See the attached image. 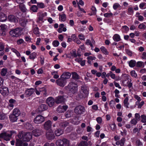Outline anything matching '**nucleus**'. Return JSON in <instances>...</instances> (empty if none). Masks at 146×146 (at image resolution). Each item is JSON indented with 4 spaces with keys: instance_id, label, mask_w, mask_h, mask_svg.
<instances>
[{
    "instance_id": "nucleus-1",
    "label": "nucleus",
    "mask_w": 146,
    "mask_h": 146,
    "mask_svg": "<svg viewBox=\"0 0 146 146\" xmlns=\"http://www.w3.org/2000/svg\"><path fill=\"white\" fill-rule=\"evenodd\" d=\"M65 88L69 92L74 94L76 93L78 91V86L76 83L70 82L67 86H65Z\"/></svg>"
},
{
    "instance_id": "nucleus-2",
    "label": "nucleus",
    "mask_w": 146,
    "mask_h": 146,
    "mask_svg": "<svg viewBox=\"0 0 146 146\" xmlns=\"http://www.w3.org/2000/svg\"><path fill=\"white\" fill-rule=\"evenodd\" d=\"M22 30L19 28L12 29L9 32L10 35L12 37H17L21 35Z\"/></svg>"
},
{
    "instance_id": "nucleus-3",
    "label": "nucleus",
    "mask_w": 146,
    "mask_h": 146,
    "mask_svg": "<svg viewBox=\"0 0 146 146\" xmlns=\"http://www.w3.org/2000/svg\"><path fill=\"white\" fill-rule=\"evenodd\" d=\"M56 143L57 146H69V141L65 138L58 139Z\"/></svg>"
},
{
    "instance_id": "nucleus-4",
    "label": "nucleus",
    "mask_w": 146,
    "mask_h": 146,
    "mask_svg": "<svg viewBox=\"0 0 146 146\" xmlns=\"http://www.w3.org/2000/svg\"><path fill=\"white\" fill-rule=\"evenodd\" d=\"M47 15V13L46 12L42 13V12H39L37 13V18L36 22L37 23H40L41 22L43 23L44 18L46 17Z\"/></svg>"
},
{
    "instance_id": "nucleus-5",
    "label": "nucleus",
    "mask_w": 146,
    "mask_h": 146,
    "mask_svg": "<svg viewBox=\"0 0 146 146\" xmlns=\"http://www.w3.org/2000/svg\"><path fill=\"white\" fill-rule=\"evenodd\" d=\"M85 109L84 107L80 105L75 107L74 112L77 114L81 115L85 112Z\"/></svg>"
},
{
    "instance_id": "nucleus-6",
    "label": "nucleus",
    "mask_w": 146,
    "mask_h": 146,
    "mask_svg": "<svg viewBox=\"0 0 146 146\" xmlns=\"http://www.w3.org/2000/svg\"><path fill=\"white\" fill-rule=\"evenodd\" d=\"M45 136L48 140L51 141L55 137L52 129L46 131Z\"/></svg>"
},
{
    "instance_id": "nucleus-7",
    "label": "nucleus",
    "mask_w": 146,
    "mask_h": 146,
    "mask_svg": "<svg viewBox=\"0 0 146 146\" xmlns=\"http://www.w3.org/2000/svg\"><path fill=\"white\" fill-rule=\"evenodd\" d=\"M56 82L58 85L61 87H64L66 85L67 81L64 78L60 77L56 80Z\"/></svg>"
},
{
    "instance_id": "nucleus-8",
    "label": "nucleus",
    "mask_w": 146,
    "mask_h": 146,
    "mask_svg": "<svg viewBox=\"0 0 146 146\" xmlns=\"http://www.w3.org/2000/svg\"><path fill=\"white\" fill-rule=\"evenodd\" d=\"M11 135L8 132H5L0 134V138H3L6 141H9L11 138Z\"/></svg>"
},
{
    "instance_id": "nucleus-9",
    "label": "nucleus",
    "mask_w": 146,
    "mask_h": 146,
    "mask_svg": "<svg viewBox=\"0 0 146 146\" xmlns=\"http://www.w3.org/2000/svg\"><path fill=\"white\" fill-rule=\"evenodd\" d=\"M48 109V106L45 104H42L38 106L37 110L40 113Z\"/></svg>"
},
{
    "instance_id": "nucleus-10",
    "label": "nucleus",
    "mask_w": 146,
    "mask_h": 146,
    "mask_svg": "<svg viewBox=\"0 0 146 146\" xmlns=\"http://www.w3.org/2000/svg\"><path fill=\"white\" fill-rule=\"evenodd\" d=\"M55 100L52 97H48L46 100V103L50 107H52L54 105Z\"/></svg>"
},
{
    "instance_id": "nucleus-11",
    "label": "nucleus",
    "mask_w": 146,
    "mask_h": 146,
    "mask_svg": "<svg viewBox=\"0 0 146 146\" xmlns=\"http://www.w3.org/2000/svg\"><path fill=\"white\" fill-rule=\"evenodd\" d=\"M44 118L42 116L38 115L36 116L34 119V121L36 123H40L44 121Z\"/></svg>"
},
{
    "instance_id": "nucleus-12",
    "label": "nucleus",
    "mask_w": 146,
    "mask_h": 146,
    "mask_svg": "<svg viewBox=\"0 0 146 146\" xmlns=\"http://www.w3.org/2000/svg\"><path fill=\"white\" fill-rule=\"evenodd\" d=\"M65 99L63 96H59L55 98V102L56 104L64 103L65 102Z\"/></svg>"
},
{
    "instance_id": "nucleus-13",
    "label": "nucleus",
    "mask_w": 146,
    "mask_h": 146,
    "mask_svg": "<svg viewBox=\"0 0 146 146\" xmlns=\"http://www.w3.org/2000/svg\"><path fill=\"white\" fill-rule=\"evenodd\" d=\"M52 123L50 120L46 121L43 125V127L44 129L48 131L51 129L52 127Z\"/></svg>"
},
{
    "instance_id": "nucleus-14",
    "label": "nucleus",
    "mask_w": 146,
    "mask_h": 146,
    "mask_svg": "<svg viewBox=\"0 0 146 146\" xmlns=\"http://www.w3.org/2000/svg\"><path fill=\"white\" fill-rule=\"evenodd\" d=\"M32 134L35 137H38L41 135L42 133V130L40 129L36 128L33 130Z\"/></svg>"
},
{
    "instance_id": "nucleus-15",
    "label": "nucleus",
    "mask_w": 146,
    "mask_h": 146,
    "mask_svg": "<svg viewBox=\"0 0 146 146\" xmlns=\"http://www.w3.org/2000/svg\"><path fill=\"white\" fill-rule=\"evenodd\" d=\"M7 26L5 24H2L0 26V34L4 36L6 35V31Z\"/></svg>"
},
{
    "instance_id": "nucleus-16",
    "label": "nucleus",
    "mask_w": 146,
    "mask_h": 146,
    "mask_svg": "<svg viewBox=\"0 0 146 146\" xmlns=\"http://www.w3.org/2000/svg\"><path fill=\"white\" fill-rule=\"evenodd\" d=\"M0 93L4 96L7 95L9 93V90L8 88L3 87L0 88Z\"/></svg>"
},
{
    "instance_id": "nucleus-17",
    "label": "nucleus",
    "mask_w": 146,
    "mask_h": 146,
    "mask_svg": "<svg viewBox=\"0 0 146 146\" xmlns=\"http://www.w3.org/2000/svg\"><path fill=\"white\" fill-rule=\"evenodd\" d=\"M8 19L9 21L11 22L16 23L18 21L17 17L13 15H9L8 17Z\"/></svg>"
},
{
    "instance_id": "nucleus-18",
    "label": "nucleus",
    "mask_w": 146,
    "mask_h": 146,
    "mask_svg": "<svg viewBox=\"0 0 146 146\" xmlns=\"http://www.w3.org/2000/svg\"><path fill=\"white\" fill-rule=\"evenodd\" d=\"M54 133L57 136H60L63 133V130L61 129L56 128L55 130L54 129Z\"/></svg>"
},
{
    "instance_id": "nucleus-19",
    "label": "nucleus",
    "mask_w": 146,
    "mask_h": 146,
    "mask_svg": "<svg viewBox=\"0 0 146 146\" xmlns=\"http://www.w3.org/2000/svg\"><path fill=\"white\" fill-rule=\"evenodd\" d=\"M71 73L69 72H65L63 73L61 76V78H63L66 80L69 78L71 76Z\"/></svg>"
},
{
    "instance_id": "nucleus-20",
    "label": "nucleus",
    "mask_w": 146,
    "mask_h": 146,
    "mask_svg": "<svg viewBox=\"0 0 146 146\" xmlns=\"http://www.w3.org/2000/svg\"><path fill=\"white\" fill-rule=\"evenodd\" d=\"M113 39L115 42H118L121 40L120 36L118 34H115L113 36Z\"/></svg>"
},
{
    "instance_id": "nucleus-21",
    "label": "nucleus",
    "mask_w": 146,
    "mask_h": 146,
    "mask_svg": "<svg viewBox=\"0 0 146 146\" xmlns=\"http://www.w3.org/2000/svg\"><path fill=\"white\" fill-rule=\"evenodd\" d=\"M4 44L2 42H0V56H2L4 55V53L3 51L4 49Z\"/></svg>"
},
{
    "instance_id": "nucleus-22",
    "label": "nucleus",
    "mask_w": 146,
    "mask_h": 146,
    "mask_svg": "<svg viewBox=\"0 0 146 146\" xmlns=\"http://www.w3.org/2000/svg\"><path fill=\"white\" fill-rule=\"evenodd\" d=\"M136 61L134 60H131L129 62V66L131 68H133L136 65Z\"/></svg>"
},
{
    "instance_id": "nucleus-23",
    "label": "nucleus",
    "mask_w": 146,
    "mask_h": 146,
    "mask_svg": "<svg viewBox=\"0 0 146 146\" xmlns=\"http://www.w3.org/2000/svg\"><path fill=\"white\" fill-rule=\"evenodd\" d=\"M18 117V116L12 114H11L9 116V118L11 121L13 122L17 121Z\"/></svg>"
},
{
    "instance_id": "nucleus-24",
    "label": "nucleus",
    "mask_w": 146,
    "mask_h": 146,
    "mask_svg": "<svg viewBox=\"0 0 146 146\" xmlns=\"http://www.w3.org/2000/svg\"><path fill=\"white\" fill-rule=\"evenodd\" d=\"M7 19V17L4 13H0V21L4 22Z\"/></svg>"
},
{
    "instance_id": "nucleus-25",
    "label": "nucleus",
    "mask_w": 146,
    "mask_h": 146,
    "mask_svg": "<svg viewBox=\"0 0 146 146\" xmlns=\"http://www.w3.org/2000/svg\"><path fill=\"white\" fill-rule=\"evenodd\" d=\"M20 114V111L19 109L16 108L13 110L12 114L18 117Z\"/></svg>"
},
{
    "instance_id": "nucleus-26",
    "label": "nucleus",
    "mask_w": 146,
    "mask_h": 146,
    "mask_svg": "<svg viewBox=\"0 0 146 146\" xmlns=\"http://www.w3.org/2000/svg\"><path fill=\"white\" fill-rule=\"evenodd\" d=\"M81 90L82 92L85 94H88V87L86 85L82 86L81 87Z\"/></svg>"
},
{
    "instance_id": "nucleus-27",
    "label": "nucleus",
    "mask_w": 146,
    "mask_h": 146,
    "mask_svg": "<svg viewBox=\"0 0 146 146\" xmlns=\"http://www.w3.org/2000/svg\"><path fill=\"white\" fill-rule=\"evenodd\" d=\"M66 19V15L65 14H59V19L60 21L64 22L65 21Z\"/></svg>"
},
{
    "instance_id": "nucleus-28",
    "label": "nucleus",
    "mask_w": 146,
    "mask_h": 146,
    "mask_svg": "<svg viewBox=\"0 0 146 146\" xmlns=\"http://www.w3.org/2000/svg\"><path fill=\"white\" fill-rule=\"evenodd\" d=\"M72 74V78L73 79L76 80L80 79V76L76 72H73Z\"/></svg>"
},
{
    "instance_id": "nucleus-29",
    "label": "nucleus",
    "mask_w": 146,
    "mask_h": 146,
    "mask_svg": "<svg viewBox=\"0 0 146 146\" xmlns=\"http://www.w3.org/2000/svg\"><path fill=\"white\" fill-rule=\"evenodd\" d=\"M128 97H126L123 100V103L124 106L126 108H129V107L128 105L129 104V103L128 102Z\"/></svg>"
},
{
    "instance_id": "nucleus-30",
    "label": "nucleus",
    "mask_w": 146,
    "mask_h": 146,
    "mask_svg": "<svg viewBox=\"0 0 146 146\" xmlns=\"http://www.w3.org/2000/svg\"><path fill=\"white\" fill-rule=\"evenodd\" d=\"M38 9V7L36 5H33L30 8V10L33 12H36Z\"/></svg>"
},
{
    "instance_id": "nucleus-31",
    "label": "nucleus",
    "mask_w": 146,
    "mask_h": 146,
    "mask_svg": "<svg viewBox=\"0 0 146 146\" xmlns=\"http://www.w3.org/2000/svg\"><path fill=\"white\" fill-rule=\"evenodd\" d=\"M77 146H88L87 141H82L79 143H77Z\"/></svg>"
},
{
    "instance_id": "nucleus-32",
    "label": "nucleus",
    "mask_w": 146,
    "mask_h": 146,
    "mask_svg": "<svg viewBox=\"0 0 146 146\" xmlns=\"http://www.w3.org/2000/svg\"><path fill=\"white\" fill-rule=\"evenodd\" d=\"M36 27H34L35 26L33 25V27L34 28L33 32L36 35H39L40 33L39 31V28L37 27V25H36Z\"/></svg>"
},
{
    "instance_id": "nucleus-33",
    "label": "nucleus",
    "mask_w": 146,
    "mask_h": 146,
    "mask_svg": "<svg viewBox=\"0 0 146 146\" xmlns=\"http://www.w3.org/2000/svg\"><path fill=\"white\" fill-rule=\"evenodd\" d=\"M102 52L105 55L109 54V52L107 51L106 49L104 46H102L100 48Z\"/></svg>"
},
{
    "instance_id": "nucleus-34",
    "label": "nucleus",
    "mask_w": 146,
    "mask_h": 146,
    "mask_svg": "<svg viewBox=\"0 0 146 146\" xmlns=\"http://www.w3.org/2000/svg\"><path fill=\"white\" fill-rule=\"evenodd\" d=\"M37 4L38 8L43 9L45 7L44 3L42 2H38Z\"/></svg>"
},
{
    "instance_id": "nucleus-35",
    "label": "nucleus",
    "mask_w": 146,
    "mask_h": 146,
    "mask_svg": "<svg viewBox=\"0 0 146 146\" xmlns=\"http://www.w3.org/2000/svg\"><path fill=\"white\" fill-rule=\"evenodd\" d=\"M69 124V123L68 121H65L61 123L60 126L63 128H65L68 126Z\"/></svg>"
},
{
    "instance_id": "nucleus-36",
    "label": "nucleus",
    "mask_w": 146,
    "mask_h": 146,
    "mask_svg": "<svg viewBox=\"0 0 146 146\" xmlns=\"http://www.w3.org/2000/svg\"><path fill=\"white\" fill-rule=\"evenodd\" d=\"M127 14L129 15H133V11L132 7H129L128 9Z\"/></svg>"
},
{
    "instance_id": "nucleus-37",
    "label": "nucleus",
    "mask_w": 146,
    "mask_h": 146,
    "mask_svg": "<svg viewBox=\"0 0 146 146\" xmlns=\"http://www.w3.org/2000/svg\"><path fill=\"white\" fill-rule=\"evenodd\" d=\"M7 68H3L1 71V75L3 76H5L7 73Z\"/></svg>"
},
{
    "instance_id": "nucleus-38",
    "label": "nucleus",
    "mask_w": 146,
    "mask_h": 146,
    "mask_svg": "<svg viewBox=\"0 0 146 146\" xmlns=\"http://www.w3.org/2000/svg\"><path fill=\"white\" fill-rule=\"evenodd\" d=\"M36 53L35 52H33L29 55V58L32 60H33L36 58Z\"/></svg>"
},
{
    "instance_id": "nucleus-39",
    "label": "nucleus",
    "mask_w": 146,
    "mask_h": 146,
    "mask_svg": "<svg viewBox=\"0 0 146 146\" xmlns=\"http://www.w3.org/2000/svg\"><path fill=\"white\" fill-rule=\"evenodd\" d=\"M136 66L137 67H140L142 66H144V65L143 62L142 61H138L136 63Z\"/></svg>"
},
{
    "instance_id": "nucleus-40",
    "label": "nucleus",
    "mask_w": 146,
    "mask_h": 146,
    "mask_svg": "<svg viewBox=\"0 0 146 146\" xmlns=\"http://www.w3.org/2000/svg\"><path fill=\"white\" fill-rule=\"evenodd\" d=\"M11 50L13 52L15 53L17 56L19 57L20 56V54L19 52L15 48H11Z\"/></svg>"
},
{
    "instance_id": "nucleus-41",
    "label": "nucleus",
    "mask_w": 146,
    "mask_h": 146,
    "mask_svg": "<svg viewBox=\"0 0 146 146\" xmlns=\"http://www.w3.org/2000/svg\"><path fill=\"white\" fill-rule=\"evenodd\" d=\"M23 143L19 139H16V142L15 145L16 146H22Z\"/></svg>"
},
{
    "instance_id": "nucleus-42",
    "label": "nucleus",
    "mask_w": 146,
    "mask_h": 146,
    "mask_svg": "<svg viewBox=\"0 0 146 146\" xmlns=\"http://www.w3.org/2000/svg\"><path fill=\"white\" fill-rule=\"evenodd\" d=\"M59 42L57 40H54L52 42V44L55 47H56L58 46L59 44Z\"/></svg>"
},
{
    "instance_id": "nucleus-43",
    "label": "nucleus",
    "mask_w": 146,
    "mask_h": 146,
    "mask_svg": "<svg viewBox=\"0 0 146 146\" xmlns=\"http://www.w3.org/2000/svg\"><path fill=\"white\" fill-rule=\"evenodd\" d=\"M130 73L131 76L133 77L136 78L137 76V74L136 73V72L135 70H133L131 71L130 72Z\"/></svg>"
},
{
    "instance_id": "nucleus-44",
    "label": "nucleus",
    "mask_w": 146,
    "mask_h": 146,
    "mask_svg": "<svg viewBox=\"0 0 146 146\" xmlns=\"http://www.w3.org/2000/svg\"><path fill=\"white\" fill-rule=\"evenodd\" d=\"M85 43L87 45H90L91 48L94 47L91 41L89 39H87Z\"/></svg>"
},
{
    "instance_id": "nucleus-45",
    "label": "nucleus",
    "mask_w": 146,
    "mask_h": 146,
    "mask_svg": "<svg viewBox=\"0 0 146 146\" xmlns=\"http://www.w3.org/2000/svg\"><path fill=\"white\" fill-rule=\"evenodd\" d=\"M135 144L136 146H141L143 145L142 143L138 139L136 140Z\"/></svg>"
},
{
    "instance_id": "nucleus-46",
    "label": "nucleus",
    "mask_w": 146,
    "mask_h": 146,
    "mask_svg": "<svg viewBox=\"0 0 146 146\" xmlns=\"http://www.w3.org/2000/svg\"><path fill=\"white\" fill-rule=\"evenodd\" d=\"M22 140L23 142H27V134L23 135L22 136Z\"/></svg>"
},
{
    "instance_id": "nucleus-47",
    "label": "nucleus",
    "mask_w": 146,
    "mask_h": 146,
    "mask_svg": "<svg viewBox=\"0 0 146 146\" xmlns=\"http://www.w3.org/2000/svg\"><path fill=\"white\" fill-rule=\"evenodd\" d=\"M104 15L106 17H110L113 16V14L111 12L110 13H106L104 14Z\"/></svg>"
},
{
    "instance_id": "nucleus-48",
    "label": "nucleus",
    "mask_w": 146,
    "mask_h": 146,
    "mask_svg": "<svg viewBox=\"0 0 146 146\" xmlns=\"http://www.w3.org/2000/svg\"><path fill=\"white\" fill-rule=\"evenodd\" d=\"M141 121L143 123H146V116L145 115H142L141 116Z\"/></svg>"
},
{
    "instance_id": "nucleus-49",
    "label": "nucleus",
    "mask_w": 146,
    "mask_h": 146,
    "mask_svg": "<svg viewBox=\"0 0 146 146\" xmlns=\"http://www.w3.org/2000/svg\"><path fill=\"white\" fill-rule=\"evenodd\" d=\"M120 7V5L119 3H115L113 4V8L114 10H116L118 8Z\"/></svg>"
},
{
    "instance_id": "nucleus-50",
    "label": "nucleus",
    "mask_w": 146,
    "mask_h": 146,
    "mask_svg": "<svg viewBox=\"0 0 146 146\" xmlns=\"http://www.w3.org/2000/svg\"><path fill=\"white\" fill-rule=\"evenodd\" d=\"M110 126L111 127V129L112 131L115 130L116 128V126L115 123H113L112 124H111L110 125Z\"/></svg>"
},
{
    "instance_id": "nucleus-51",
    "label": "nucleus",
    "mask_w": 146,
    "mask_h": 146,
    "mask_svg": "<svg viewBox=\"0 0 146 146\" xmlns=\"http://www.w3.org/2000/svg\"><path fill=\"white\" fill-rule=\"evenodd\" d=\"M91 9L92 11V15H95L96 14L97 10L96 7L94 6H92V7Z\"/></svg>"
},
{
    "instance_id": "nucleus-52",
    "label": "nucleus",
    "mask_w": 146,
    "mask_h": 146,
    "mask_svg": "<svg viewBox=\"0 0 146 146\" xmlns=\"http://www.w3.org/2000/svg\"><path fill=\"white\" fill-rule=\"evenodd\" d=\"M125 141V138L124 137L122 138L119 141L121 143L120 146H124V143Z\"/></svg>"
},
{
    "instance_id": "nucleus-53",
    "label": "nucleus",
    "mask_w": 146,
    "mask_h": 146,
    "mask_svg": "<svg viewBox=\"0 0 146 146\" xmlns=\"http://www.w3.org/2000/svg\"><path fill=\"white\" fill-rule=\"evenodd\" d=\"M138 28L140 29H145L146 28V26L143 24V23L140 24L138 26Z\"/></svg>"
},
{
    "instance_id": "nucleus-54",
    "label": "nucleus",
    "mask_w": 146,
    "mask_h": 146,
    "mask_svg": "<svg viewBox=\"0 0 146 146\" xmlns=\"http://www.w3.org/2000/svg\"><path fill=\"white\" fill-rule=\"evenodd\" d=\"M57 111L59 113H62L64 112L61 106H59L58 107Z\"/></svg>"
},
{
    "instance_id": "nucleus-55",
    "label": "nucleus",
    "mask_w": 146,
    "mask_h": 146,
    "mask_svg": "<svg viewBox=\"0 0 146 146\" xmlns=\"http://www.w3.org/2000/svg\"><path fill=\"white\" fill-rule=\"evenodd\" d=\"M96 120L97 123L99 124H101L102 121V118L100 117H97L96 118Z\"/></svg>"
},
{
    "instance_id": "nucleus-56",
    "label": "nucleus",
    "mask_w": 146,
    "mask_h": 146,
    "mask_svg": "<svg viewBox=\"0 0 146 146\" xmlns=\"http://www.w3.org/2000/svg\"><path fill=\"white\" fill-rule=\"evenodd\" d=\"M27 22V21H25L23 19L22 20L20 21V23L21 25L24 27L26 25Z\"/></svg>"
},
{
    "instance_id": "nucleus-57",
    "label": "nucleus",
    "mask_w": 146,
    "mask_h": 146,
    "mask_svg": "<svg viewBox=\"0 0 146 146\" xmlns=\"http://www.w3.org/2000/svg\"><path fill=\"white\" fill-rule=\"evenodd\" d=\"M115 104V101L113 100H111L109 103V105L111 108H113Z\"/></svg>"
},
{
    "instance_id": "nucleus-58",
    "label": "nucleus",
    "mask_w": 146,
    "mask_h": 146,
    "mask_svg": "<svg viewBox=\"0 0 146 146\" xmlns=\"http://www.w3.org/2000/svg\"><path fill=\"white\" fill-rule=\"evenodd\" d=\"M34 92V89H28V95L30 96L32 95Z\"/></svg>"
},
{
    "instance_id": "nucleus-59",
    "label": "nucleus",
    "mask_w": 146,
    "mask_h": 146,
    "mask_svg": "<svg viewBox=\"0 0 146 146\" xmlns=\"http://www.w3.org/2000/svg\"><path fill=\"white\" fill-rule=\"evenodd\" d=\"M131 80L130 82L128 81L127 82V87L129 88L132 87L133 86V83L132 82H131Z\"/></svg>"
},
{
    "instance_id": "nucleus-60",
    "label": "nucleus",
    "mask_w": 146,
    "mask_h": 146,
    "mask_svg": "<svg viewBox=\"0 0 146 146\" xmlns=\"http://www.w3.org/2000/svg\"><path fill=\"white\" fill-rule=\"evenodd\" d=\"M135 119L138 121H139L140 120V116L139 113H136L135 115Z\"/></svg>"
},
{
    "instance_id": "nucleus-61",
    "label": "nucleus",
    "mask_w": 146,
    "mask_h": 146,
    "mask_svg": "<svg viewBox=\"0 0 146 146\" xmlns=\"http://www.w3.org/2000/svg\"><path fill=\"white\" fill-rule=\"evenodd\" d=\"M137 120L135 119H132L131 121L130 122L132 124H133V125H135L137 123Z\"/></svg>"
},
{
    "instance_id": "nucleus-62",
    "label": "nucleus",
    "mask_w": 146,
    "mask_h": 146,
    "mask_svg": "<svg viewBox=\"0 0 146 146\" xmlns=\"http://www.w3.org/2000/svg\"><path fill=\"white\" fill-rule=\"evenodd\" d=\"M38 2H37L36 0H31L30 2L28 3V5L29 6L31 5V4H37Z\"/></svg>"
},
{
    "instance_id": "nucleus-63",
    "label": "nucleus",
    "mask_w": 146,
    "mask_h": 146,
    "mask_svg": "<svg viewBox=\"0 0 146 146\" xmlns=\"http://www.w3.org/2000/svg\"><path fill=\"white\" fill-rule=\"evenodd\" d=\"M127 54L129 56H131L132 55V52L129 49H127L126 50Z\"/></svg>"
},
{
    "instance_id": "nucleus-64",
    "label": "nucleus",
    "mask_w": 146,
    "mask_h": 146,
    "mask_svg": "<svg viewBox=\"0 0 146 146\" xmlns=\"http://www.w3.org/2000/svg\"><path fill=\"white\" fill-rule=\"evenodd\" d=\"M84 36L82 34H80L78 35V38L81 40H84L85 39Z\"/></svg>"
}]
</instances>
